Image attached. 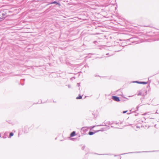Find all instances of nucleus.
I'll use <instances>...</instances> for the list:
<instances>
[{"mask_svg":"<svg viewBox=\"0 0 159 159\" xmlns=\"http://www.w3.org/2000/svg\"><path fill=\"white\" fill-rule=\"evenodd\" d=\"M146 91L144 90H141L139 91L138 95H142L143 96H144L146 94Z\"/></svg>","mask_w":159,"mask_h":159,"instance_id":"f257e3e1","label":"nucleus"},{"mask_svg":"<svg viewBox=\"0 0 159 159\" xmlns=\"http://www.w3.org/2000/svg\"><path fill=\"white\" fill-rule=\"evenodd\" d=\"M94 133H95V132H89V134L90 135H92L93 134H94Z\"/></svg>","mask_w":159,"mask_h":159,"instance_id":"1a4fd4ad","label":"nucleus"},{"mask_svg":"<svg viewBox=\"0 0 159 159\" xmlns=\"http://www.w3.org/2000/svg\"><path fill=\"white\" fill-rule=\"evenodd\" d=\"M100 130H98V131H97L96 132H98L99 131H100Z\"/></svg>","mask_w":159,"mask_h":159,"instance_id":"4be33fe9","label":"nucleus"},{"mask_svg":"<svg viewBox=\"0 0 159 159\" xmlns=\"http://www.w3.org/2000/svg\"><path fill=\"white\" fill-rule=\"evenodd\" d=\"M127 111H124L123 112V113H124V114L126 112H127Z\"/></svg>","mask_w":159,"mask_h":159,"instance_id":"4468645a","label":"nucleus"},{"mask_svg":"<svg viewBox=\"0 0 159 159\" xmlns=\"http://www.w3.org/2000/svg\"><path fill=\"white\" fill-rule=\"evenodd\" d=\"M2 16H3L2 18L0 17V20L2 21L3 20H4L5 17H6V13H3L2 14Z\"/></svg>","mask_w":159,"mask_h":159,"instance_id":"39448f33","label":"nucleus"},{"mask_svg":"<svg viewBox=\"0 0 159 159\" xmlns=\"http://www.w3.org/2000/svg\"><path fill=\"white\" fill-rule=\"evenodd\" d=\"M2 17H3L2 16L1 17H2Z\"/></svg>","mask_w":159,"mask_h":159,"instance_id":"b1692460","label":"nucleus"},{"mask_svg":"<svg viewBox=\"0 0 159 159\" xmlns=\"http://www.w3.org/2000/svg\"><path fill=\"white\" fill-rule=\"evenodd\" d=\"M154 34H155L154 35H152L154 36V35H157L159 37V31L158 32H156V34L155 33Z\"/></svg>","mask_w":159,"mask_h":159,"instance_id":"9d476101","label":"nucleus"},{"mask_svg":"<svg viewBox=\"0 0 159 159\" xmlns=\"http://www.w3.org/2000/svg\"><path fill=\"white\" fill-rule=\"evenodd\" d=\"M112 98L113 100L117 102H119L120 101L119 98L116 96H112Z\"/></svg>","mask_w":159,"mask_h":159,"instance_id":"f03ea898","label":"nucleus"},{"mask_svg":"<svg viewBox=\"0 0 159 159\" xmlns=\"http://www.w3.org/2000/svg\"><path fill=\"white\" fill-rule=\"evenodd\" d=\"M107 55H108V53H107L106 54Z\"/></svg>","mask_w":159,"mask_h":159,"instance_id":"a878e982","label":"nucleus"},{"mask_svg":"<svg viewBox=\"0 0 159 159\" xmlns=\"http://www.w3.org/2000/svg\"><path fill=\"white\" fill-rule=\"evenodd\" d=\"M130 114V113H127V114Z\"/></svg>","mask_w":159,"mask_h":159,"instance_id":"5701e85b","label":"nucleus"},{"mask_svg":"<svg viewBox=\"0 0 159 159\" xmlns=\"http://www.w3.org/2000/svg\"><path fill=\"white\" fill-rule=\"evenodd\" d=\"M152 40V41H155L156 40H159V39H155V38H152L151 39Z\"/></svg>","mask_w":159,"mask_h":159,"instance_id":"6e6552de","label":"nucleus"},{"mask_svg":"<svg viewBox=\"0 0 159 159\" xmlns=\"http://www.w3.org/2000/svg\"><path fill=\"white\" fill-rule=\"evenodd\" d=\"M145 26L147 27H150V26L149 25Z\"/></svg>","mask_w":159,"mask_h":159,"instance_id":"aec40b11","label":"nucleus"},{"mask_svg":"<svg viewBox=\"0 0 159 159\" xmlns=\"http://www.w3.org/2000/svg\"><path fill=\"white\" fill-rule=\"evenodd\" d=\"M134 83H136L138 84H148L147 82H140V81H135L134 82Z\"/></svg>","mask_w":159,"mask_h":159,"instance_id":"20e7f679","label":"nucleus"},{"mask_svg":"<svg viewBox=\"0 0 159 159\" xmlns=\"http://www.w3.org/2000/svg\"><path fill=\"white\" fill-rule=\"evenodd\" d=\"M21 85H24V84H21Z\"/></svg>","mask_w":159,"mask_h":159,"instance_id":"cd10ccee","label":"nucleus"},{"mask_svg":"<svg viewBox=\"0 0 159 159\" xmlns=\"http://www.w3.org/2000/svg\"><path fill=\"white\" fill-rule=\"evenodd\" d=\"M50 4H56L57 5H58L59 6H60L61 5L60 3L57 2L56 1L54 2H51L50 3Z\"/></svg>","mask_w":159,"mask_h":159,"instance_id":"423d86ee","label":"nucleus"},{"mask_svg":"<svg viewBox=\"0 0 159 159\" xmlns=\"http://www.w3.org/2000/svg\"><path fill=\"white\" fill-rule=\"evenodd\" d=\"M77 85L79 87L80 86V83H77Z\"/></svg>","mask_w":159,"mask_h":159,"instance_id":"f3484780","label":"nucleus"},{"mask_svg":"<svg viewBox=\"0 0 159 159\" xmlns=\"http://www.w3.org/2000/svg\"><path fill=\"white\" fill-rule=\"evenodd\" d=\"M85 148V146H82V149L83 150Z\"/></svg>","mask_w":159,"mask_h":159,"instance_id":"ddd939ff","label":"nucleus"},{"mask_svg":"<svg viewBox=\"0 0 159 159\" xmlns=\"http://www.w3.org/2000/svg\"><path fill=\"white\" fill-rule=\"evenodd\" d=\"M146 114H147V113H144V114H143V115H146Z\"/></svg>","mask_w":159,"mask_h":159,"instance_id":"6ab92c4d","label":"nucleus"},{"mask_svg":"<svg viewBox=\"0 0 159 159\" xmlns=\"http://www.w3.org/2000/svg\"><path fill=\"white\" fill-rule=\"evenodd\" d=\"M104 130L103 129H102L101 131H103Z\"/></svg>","mask_w":159,"mask_h":159,"instance_id":"412c9836","label":"nucleus"},{"mask_svg":"<svg viewBox=\"0 0 159 159\" xmlns=\"http://www.w3.org/2000/svg\"><path fill=\"white\" fill-rule=\"evenodd\" d=\"M88 131V129L86 127H83L81 129V132L83 134L85 133Z\"/></svg>","mask_w":159,"mask_h":159,"instance_id":"7ed1b4c3","label":"nucleus"},{"mask_svg":"<svg viewBox=\"0 0 159 159\" xmlns=\"http://www.w3.org/2000/svg\"><path fill=\"white\" fill-rule=\"evenodd\" d=\"M139 106H137L136 107V108H137V111H138L139 110Z\"/></svg>","mask_w":159,"mask_h":159,"instance_id":"2eb2a0df","label":"nucleus"},{"mask_svg":"<svg viewBox=\"0 0 159 159\" xmlns=\"http://www.w3.org/2000/svg\"><path fill=\"white\" fill-rule=\"evenodd\" d=\"M136 152L137 153H138V152Z\"/></svg>","mask_w":159,"mask_h":159,"instance_id":"bb28decb","label":"nucleus"},{"mask_svg":"<svg viewBox=\"0 0 159 159\" xmlns=\"http://www.w3.org/2000/svg\"><path fill=\"white\" fill-rule=\"evenodd\" d=\"M134 112H136V111H134Z\"/></svg>","mask_w":159,"mask_h":159,"instance_id":"c85d7f7f","label":"nucleus"},{"mask_svg":"<svg viewBox=\"0 0 159 159\" xmlns=\"http://www.w3.org/2000/svg\"><path fill=\"white\" fill-rule=\"evenodd\" d=\"M82 98V96L81 95H79L78 97H77L76 99H80Z\"/></svg>","mask_w":159,"mask_h":159,"instance_id":"9b49d317","label":"nucleus"},{"mask_svg":"<svg viewBox=\"0 0 159 159\" xmlns=\"http://www.w3.org/2000/svg\"><path fill=\"white\" fill-rule=\"evenodd\" d=\"M146 41H148V42H151V41L149 39H147V40Z\"/></svg>","mask_w":159,"mask_h":159,"instance_id":"dca6fc26","label":"nucleus"},{"mask_svg":"<svg viewBox=\"0 0 159 159\" xmlns=\"http://www.w3.org/2000/svg\"><path fill=\"white\" fill-rule=\"evenodd\" d=\"M137 128H138V126H137Z\"/></svg>","mask_w":159,"mask_h":159,"instance_id":"c756f323","label":"nucleus"},{"mask_svg":"<svg viewBox=\"0 0 159 159\" xmlns=\"http://www.w3.org/2000/svg\"><path fill=\"white\" fill-rule=\"evenodd\" d=\"M13 134H14L13 133H12V132L10 133V134L9 138H11V137L13 135Z\"/></svg>","mask_w":159,"mask_h":159,"instance_id":"f8f14e48","label":"nucleus"},{"mask_svg":"<svg viewBox=\"0 0 159 159\" xmlns=\"http://www.w3.org/2000/svg\"><path fill=\"white\" fill-rule=\"evenodd\" d=\"M96 42H96V41H94V43H96Z\"/></svg>","mask_w":159,"mask_h":159,"instance_id":"393cba45","label":"nucleus"},{"mask_svg":"<svg viewBox=\"0 0 159 159\" xmlns=\"http://www.w3.org/2000/svg\"><path fill=\"white\" fill-rule=\"evenodd\" d=\"M75 134V131H73L70 134V136L72 137L74 136Z\"/></svg>","mask_w":159,"mask_h":159,"instance_id":"0eeeda50","label":"nucleus"},{"mask_svg":"<svg viewBox=\"0 0 159 159\" xmlns=\"http://www.w3.org/2000/svg\"><path fill=\"white\" fill-rule=\"evenodd\" d=\"M68 87L69 88H70V85H68Z\"/></svg>","mask_w":159,"mask_h":159,"instance_id":"a211bd4d","label":"nucleus"},{"mask_svg":"<svg viewBox=\"0 0 159 159\" xmlns=\"http://www.w3.org/2000/svg\"><path fill=\"white\" fill-rule=\"evenodd\" d=\"M157 113V112H156V113Z\"/></svg>","mask_w":159,"mask_h":159,"instance_id":"7c9ffc66","label":"nucleus"}]
</instances>
